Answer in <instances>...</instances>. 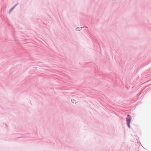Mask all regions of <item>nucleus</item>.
<instances>
[{
    "label": "nucleus",
    "instance_id": "f257e3e1",
    "mask_svg": "<svg viewBox=\"0 0 151 151\" xmlns=\"http://www.w3.org/2000/svg\"><path fill=\"white\" fill-rule=\"evenodd\" d=\"M131 116L128 115L126 119L127 123L129 128L130 127V123L131 122Z\"/></svg>",
    "mask_w": 151,
    "mask_h": 151
}]
</instances>
